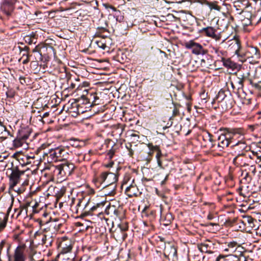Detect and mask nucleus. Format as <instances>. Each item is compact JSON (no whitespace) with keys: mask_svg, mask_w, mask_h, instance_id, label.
I'll use <instances>...</instances> for the list:
<instances>
[{"mask_svg":"<svg viewBox=\"0 0 261 261\" xmlns=\"http://www.w3.org/2000/svg\"><path fill=\"white\" fill-rule=\"evenodd\" d=\"M245 154L247 158L249 161L250 165H251L254 163H256V161L258 158L261 156V149L258 148L250 151L248 150L245 152Z\"/></svg>","mask_w":261,"mask_h":261,"instance_id":"25","label":"nucleus"},{"mask_svg":"<svg viewBox=\"0 0 261 261\" xmlns=\"http://www.w3.org/2000/svg\"><path fill=\"white\" fill-rule=\"evenodd\" d=\"M134 179H133L131 182L125 189V193L129 197L137 196L138 189L137 186L134 184Z\"/></svg>","mask_w":261,"mask_h":261,"instance_id":"27","label":"nucleus"},{"mask_svg":"<svg viewBox=\"0 0 261 261\" xmlns=\"http://www.w3.org/2000/svg\"><path fill=\"white\" fill-rule=\"evenodd\" d=\"M13 240L14 241L18 243L19 244V245L21 244H24L23 243H22L23 238L22 237L21 233L14 234L13 236Z\"/></svg>","mask_w":261,"mask_h":261,"instance_id":"52","label":"nucleus"},{"mask_svg":"<svg viewBox=\"0 0 261 261\" xmlns=\"http://www.w3.org/2000/svg\"><path fill=\"white\" fill-rule=\"evenodd\" d=\"M96 43L99 48L105 49L111 44V39L110 37L99 38L96 40Z\"/></svg>","mask_w":261,"mask_h":261,"instance_id":"30","label":"nucleus"},{"mask_svg":"<svg viewBox=\"0 0 261 261\" xmlns=\"http://www.w3.org/2000/svg\"><path fill=\"white\" fill-rule=\"evenodd\" d=\"M140 136L138 134L133 133L130 135V141L129 143L135 144L139 141Z\"/></svg>","mask_w":261,"mask_h":261,"instance_id":"53","label":"nucleus"},{"mask_svg":"<svg viewBox=\"0 0 261 261\" xmlns=\"http://www.w3.org/2000/svg\"><path fill=\"white\" fill-rule=\"evenodd\" d=\"M240 246L237 242L232 241L228 243L227 247L224 249V251L228 252V255H230L233 253L238 247Z\"/></svg>","mask_w":261,"mask_h":261,"instance_id":"34","label":"nucleus"},{"mask_svg":"<svg viewBox=\"0 0 261 261\" xmlns=\"http://www.w3.org/2000/svg\"><path fill=\"white\" fill-rule=\"evenodd\" d=\"M241 136L242 137L239 139H234L232 140L231 145V148L236 155H238L239 154L245 153L250 149L249 146L247 145L243 136L241 134Z\"/></svg>","mask_w":261,"mask_h":261,"instance_id":"8","label":"nucleus"},{"mask_svg":"<svg viewBox=\"0 0 261 261\" xmlns=\"http://www.w3.org/2000/svg\"><path fill=\"white\" fill-rule=\"evenodd\" d=\"M56 54L55 49L53 46L46 44L41 43L40 56L38 57V59L47 63L53 56L55 57Z\"/></svg>","mask_w":261,"mask_h":261,"instance_id":"9","label":"nucleus"},{"mask_svg":"<svg viewBox=\"0 0 261 261\" xmlns=\"http://www.w3.org/2000/svg\"><path fill=\"white\" fill-rule=\"evenodd\" d=\"M24 57H25V59L22 61L23 64H26L29 63L30 60V58L32 57V55L29 54H23L22 58Z\"/></svg>","mask_w":261,"mask_h":261,"instance_id":"62","label":"nucleus"},{"mask_svg":"<svg viewBox=\"0 0 261 261\" xmlns=\"http://www.w3.org/2000/svg\"><path fill=\"white\" fill-rule=\"evenodd\" d=\"M234 7L236 8L238 13L239 14H241L246 9H252L251 4L247 0L235 2Z\"/></svg>","mask_w":261,"mask_h":261,"instance_id":"23","label":"nucleus"},{"mask_svg":"<svg viewBox=\"0 0 261 261\" xmlns=\"http://www.w3.org/2000/svg\"><path fill=\"white\" fill-rule=\"evenodd\" d=\"M230 258L231 255H229L228 254H220L217 257L215 261H231L230 260Z\"/></svg>","mask_w":261,"mask_h":261,"instance_id":"51","label":"nucleus"},{"mask_svg":"<svg viewBox=\"0 0 261 261\" xmlns=\"http://www.w3.org/2000/svg\"><path fill=\"white\" fill-rule=\"evenodd\" d=\"M28 182L27 181H23V183L22 184L21 187L20 188H14V189H10V190H13L16 192H17L18 194H20L21 193H23L25 190V185H28Z\"/></svg>","mask_w":261,"mask_h":261,"instance_id":"50","label":"nucleus"},{"mask_svg":"<svg viewBox=\"0 0 261 261\" xmlns=\"http://www.w3.org/2000/svg\"><path fill=\"white\" fill-rule=\"evenodd\" d=\"M241 22H242V25L244 27H248V26L252 24L251 19L243 18V19H241Z\"/></svg>","mask_w":261,"mask_h":261,"instance_id":"57","label":"nucleus"},{"mask_svg":"<svg viewBox=\"0 0 261 261\" xmlns=\"http://www.w3.org/2000/svg\"><path fill=\"white\" fill-rule=\"evenodd\" d=\"M114 145V144L113 145L112 148L109 150V151L107 153V156L108 157V159L110 160H112L115 152V149L113 148Z\"/></svg>","mask_w":261,"mask_h":261,"instance_id":"61","label":"nucleus"},{"mask_svg":"<svg viewBox=\"0 0 261 261\" xmlns=\"http://www.w3.org/2000/svg\"><path fill=\"white\" fill-rule=\"evenodd\" d=\"M37 222H39L40 226L41 227L43 226H45V227L43 228L45 232H47L48 230L57 231H58L61 227L62 226V223H59V220L55 219L49 222H46L45 223L40 220L38 219Z\"/></svg>","mask_w":261,"mask_h":261,"instance_id":"17","label":"nucleus"},{"mask_svg":"<svg viewBox=\"0 0 261 261\" xmlns=\"http://www.w3.org/2000/svg\"><path fill=\"white\" fill-rule=\"evenodd\" d=\"M28 209L23 206V205L21 204L20 205V207L18 208L15 209V212L17 213L16 216L17 218L20 215H22L24 218H25L28 216Z\"/></svg>","mask_w":261,"mask_h":261,"instance_id":"42","label":"nucleus"},{"mask_svg":"<svg viewBox=\"0 0 261 261\" xmlns=\"http://www.w3.org/2000/svg\"><path fill=\"white\" fill-rule=\"evenodd\" d=\"M242 17L244 18L252 19V14L251 12V9H246L241 13Z\"/></svg>","mask_w":261,"mask_h":261,"instance_id":"55","label":"nucleus"},{"mask_svg":"<svg viewBox=\"0 0 261 261\" xmlns=\"http://www.w3.org/2000/svg\"><path fill=\"white\" fill-rule=\"evenodd\" d=\"M112 178L113 181H116L117 177L113 173L107 171L101 172L99 175L93 179V181L97 188H99L107 179V178ZM109 180V179L108 181Z\"/></svg>","mask_w":261,"mask_h":261,"instance_id":"16","label":"nucleus"},{"mask_svg":"<svg viewBox=\"0 0 261 261\" xmlns=\"http://www.w3.org/2000/svg\"><path fill=\"white\" fill-rule=\"evenodd\" d=\"M37 37L38 35L36 33L32 32L29 35L24 37V40L29 44H35L37 42Z\"/></svg>","mask_w":261,"mask_h":261,"instance_id":"35","label":"nucleus"},{"mask_svg":"<svg viewBox=\"0 0 261 261\" xmlns=\"http://www.w3.org/2000/svg\"><path fill=\"white\" fill-rule=\"evenodd\" d=\"M114 181L108 180L107 185L103 186V192L106 195L114 196L116 193V185Z\"/></svg>","mask_w":261,"mask_h":261,"instance_id":"26","label":"nucleus"},{"mask_svg":"<svg viewBox=\"0 0 261 261\" xmlns=\"http://www.w3.org/2000/svg\"><path fill=\"white\" fill-rule=\"evenodd\" d=\"M86 197L82 196L76 199H72L71 204V210L72 211L81 217L86 216Z\"/></svg>","mask_w":261,"mask_h":261,"instance_id":"5","label":"nucleus"},{"mask_svg":"<svg viewBox=\"0 0 261 261\" xmlns=\"http://www.w3.org/2000/svg\"><path fill=\"white\" fill-rule=\"evenodd\" d=\"M56 193H54L55 194L54 196L57 197V199H59L61 198L66 193V188L65 187H57L56 190H55Z\"/></svg>","mask_w":261,"mask_h":261,"instance_id":"47","label":"nucleus"},{"mask_svg":"<svg viewBox=\"0 0 261 261\" xmlns=\"http://www.w3.org/2000/svg\"><path fill=\"white\" fill-rule=\"evenodd\" d=\"M86 216L89 215H99L102 211L107 202L103 197L98 196L95 198L86 197Z\"/></svg>","mask_w":261,"mask_h":261,"instance_id":"2","label":"nucleus"},{"mask_svg":"<svg viewBox=\"0 0 261 261\" xmlns=\"http://www.w3.org/2000/svg\"><path fill=\"white\" fill-rule=\"evenodd\" d=\"M72 253L69 252H59L56 256V261H67L70 259Z\"/></svg>","mask_w":261,"mask_h":261,"instance_id":"38","label":"nucleus"},{"mask_svg":"<svg viewBox=\"0 0 261 261\" xmlns=\"http://www.w3.org/2000/svg\"><path fill=\"white\" fill-rule=\"evenodd\" d=\"M240 56L244 57L246 60H249V63H256L258 62V60L260 57V54L257 47L248 46L244 52H242Z\"/></svg>","mask_w":261,"mask_h":261,"instance_id":"7","label":"nucleus"},{"mask_svg":"<svg viewBox=\"0 0 261 261\" xmlns=\"http://www.w3.org/2000/svg\"><path fill=\"white\" fill-rule=\"evenodd\" d=\"M227 44L229 50L234 53L238 56L242 55V51L240 50L241 43L238 38L234 37L232 39L227 41Z\"/></svg>","mask_w":261,"mask_h":261,"instance_id":"21","label":"nucleus"},{"mask_svg":"<svg viewBox=\"0 0 261 261\" xmlns=\"http://www.w3.org/2000/svg\"><path fill=\"white\" fill-rule=\"evenodd\" d=\"M119 227L121 231L125 232L128 228V224L126 222H122L119 225Z\"/></svg>","mask_w":261,"mask_h":261,"instance_id":"59","label":"nucleus"},{"mask_svg":"<svg viewBox=\"0 0 261 261\" xmlns=\"http://www.w3.org/2000/svg\"><path fill=\"white\" fill-rule=\"evenodd\" d=\"M74 242L67 237H63L58 239L57 247L59 252L72 253Z\"/></svg>","mask_w":261,"mask_h":261,"instance_id":"10","label":"nucleus"},{"mask_svg":"<svg viewBox=\"0 0 261 261\" xmlns=\"http://www.w3.org/2000/svg\"><path fill=\"white\" fill-rule=\"evenodd\" d=\"M218 25L222 27L223 29H227L229 25V20L225 18L222 19H219L217 22Z\"/></svg>","mask_w":261,"mask_h":261,"instance_id":"49","label":"nucleus"},{"mask_svg":"<svg viewBox=\"0 0 261 261\" xmlns=\"http://www.w3.org/2000/svg\"><path fill=\"white\" fill-rule=\"evenodd\" d=\"M27 246L25 244L18 245L14 250L11 257L12 261H25L27 256L25 250Z\"/></svg>","mask_w":261,"mask_h":261,"instance_id":"15","label":"nucleus"},{"mask_svg":"<svg viewBox=\"0 0 261 261\" xmlns=\"http://www.w3.org/2000/svg\"><path fill=\"white\" fill-rule=\"evenodd\" d=\"M201 137L202 141L201 142V143L203 147L213 150H216V141L213 139V136L212 134L206 132L203 133Z\"/></svg>","mask_w":261,"mask_h":261,"instance_id":"14","label":"nucleus"},{"mask_svg":"<svg viewBox=\"0 0 261 261\" xmlns=\"http://www.w3.org/2000/svg\"><path fill=\"white\" fill-rule=\"evenodd\" d=\"M211 52L215 54L217 57L219 58L218 61H222L226 56V52L224 50L220 49V47H217L211 45L210 46Z\"/></svg>","mask_w":261,"mask_h":261,"instance_id":"29","label":"nucleus"},{"mask_svg":"<svg viewBox=\"0 0 261 261\" xmlns=\"http://www.w3.org/2000/svg\"><path fill=\"white\" fill-rule=\"evenodd\" d=\"M200 33L216 41H219L222 37L221 33H218L217 30L212 27L203 28L200 31Z\"/></svg>","mask_w":261,"mask_h":261,"instance_id":"18","label":"nucleus"},{"mask_svg":"<svg viewBox=\"0 0 261 261\" xmlns=\"http://www.w3.org/2000/svg\"><path fill=\"white\" fill-rule=\"evenodd\" d=\"M108 30L104 28H98L96 33V35H102V34H109Z\"/></svg>","mask_w":261,"mask_h":261,"instance_id":"56","label":"nucleus"},{"mask_svg":"<svg viewBox=\"0 0 261 261\" xmlns=\"http://www.w3.org/2000/svg\"><path fill=\"white\" fill-rule=\"evenodd\" d=\"M6 95L7 97L9 98H13L15 95V92L13 89H9L6 92Z\"/></svg>","mask_w":261,"mask_h":261,"instance_id":"64","label":"nucleus"},{"mask_svg":"<svg viewBox=\"0 0 261 261\" xmlns=\"http://www.w3.org/2000/svg\"><path fill=\"white\" fill-rule=\"evenodd\" d=\"M19 0H2L1 4V10L7 16H11L13 13L16 3Z\"/></svg>","mask_w":261,"mask_h":261,"instance_id":"13","label":"nucleus"},{"mask_svg":"<svg viewBox=\"0 0 261 261\" xmlns=\"http://www.w3.org/2000/svg\"><path fill=\"white\" fill-rule=\"evenodd\" d=\"M48 163L63 161L69 158L68 149L62 146L49 149L44 153Z\"/></svg>","mask_w":261,"mask_h":261,"instance_id":"3","label":"nucleus"},{"mask_svg":"<svg viewBox=\"0 0 261 261\" xmlns=\"http://www.w3.org/2000/svg\"><path fill=\"white\" fill-rule=\"evenodd\" d=\"M124 126L120 124L115 126L112 131L113 135L120 138L124 129Z\"/></svg>","mask_w":261,"mask_h":261,"instance_id":"39","label":"nucleus"},{"mask_svg":"<svg viewBox=\"0 0 261 261\" xmlns=\"http://www.w3.org/2000/svg\"><path fill=\"white\" fill-rule=\"evenodd\" d=\"M75 168L74 164L69 162H66L57 166H53L51 167L53 176L57 179H64L72 174Z\"/></svg>","mask_w":261,"mask_h":261,"instance_id":"4","label":"nucleus"},{"mask_svg":"<svg viewBox=\"0 0 261 261\" xmlns=\"http://www.w3.org/2000/svg\"><path fill=\"white\" fill-rule=\"evenodd\" d=\"M83 103L85 104H90V106H94L99 104L98 100L99 97L97 96L96 93L89 91L86 93V95H82Z\"/></svg>","mask_w":261,"mask_h":261,"instance_id":"19","label":"nucleus"},{"mask_svg":"<svg viewBox=\"0 0 261 261\" xmlns=\"http://www.w3.org/2000/svg\"><path fill=\"white\" fill-rule=\"evenodd\" d=\"M185 46L187 49H191L192 53L197 56L205 55L208 53V50L201 44L195 42L193 40L186 42Z\"/></svg>","mask_w":261,"mask_h":261,"instance_id":"11","label":"nucleus"},{"mask_svg":"<svg viewBox=\"0 0 261 261\" xmlns=\"http://www.w3.org/2000/svg\"><path fill=\"white\" fill-rule=\"evenodd\" d=\"M226 92L227 93L229 92L228 91H225L224 89H221L218 92L216 97V99L218 100L219 103L228 98H227L226 94L225 93Z\"/></svg>","mask_w":261,"mask_h":261,"instance_id":"45","label":"nucleus"},{"mask_svg":"<svg viewBox=\"0 0 261 261\" xmlns=\"http://www.w3.org/2000/svg\"><path fill=\"white\" fill-rule=\"evenodd\" d=\"M27 144V140L17 136L13 141V146L16 148L22 147L24 144Z\"/></svg>","mask_w":261,"mask_h":261,"instance_id":"41","label":"nucleus"},{"mask_svg":"<svg viewBox=\"0 0 261 261\" xmlns=\"http://www.w3.org/2000/svg\"><path fill=\"white\" fill-rule=\"evenodd\" d=\"M233 164L237 167H245L249 166V161L247 158L245 153L239 154L233 160Z\"/></svg>","mask_w":261,"mask_h":261,"instance_id":"22","label":"nucleus"},{"mask_svg":"<svg viewBox=\"0 0 261 261\" xmlns=\"http://www.w3.org/2000/svg\"><path fill=\"white\" fill-rule=\"evenodd\" d=\"M40 204L37 203V202H34V204L32 205V211L33 213H38L40 212V210H42L43 205L40 206Z\"/></svg>","mask_w":261,"mask_h":261,"instance_id":"54","label":"nucleus"},{"mask_svg":"<svg viewBox=\"0 0 261 261\" xmlns=\"http://www.w3.org/2000/svg\"><path fill=\"white\" fill-rule=\"evenodd\" d=\"M11 173L9 175V189H14L17 184L20 183L25 171L20 170L17 167L11 168Z\"/></svg>","mask_w":261,"mask_h":261,"instance_id":"6","label":"nucleus"},{"mask_svg":"<svg viewBox=\"0 0 261 261\" xmlns=\"http://www.w3.org/2000/svg\"><path fill=\"white\" fill-rule=\"evenodd\" d=\"M8 220V216L3 214L0 217V232L5 228Z\"/></svg>","mask_w":261,"mask_h":261,"instance_id":"44","label":"nucleus"},{"mask_svg":"<svg viewBox=\"0 0 261 261\" xmlns=\"http://www.w3.org/2000/svg\"><path fill=\"white\" fill-rule=\"evenodd\" d=\"M219 106L221 107L223 111H227L230 110L232 107L231 100L227 98L225 100L220 102Z\"/></svg>","mask_w":261,"mask_h":261,"instance_id":"40","label":"nucleus"},{"mask_svg":"<svg viewBox=\"0 0 261 261\" xmlns=\"http://www.w3.org/2000/svg\"><path fill=\"white\" fill-rule=\"evenodd\" d=\"M89 83L87 82H84L82 83H80L76 88L75 91L77 92V95L82 98V95H86V93L89 92Z\"/></svg>","mask_w":261,"mask_h":261,"instance_id":"28","label":"nucleus"},{"mask_svg":"<svg viewBox=\"0 0 261 261\" xmlns=\"http://www.w3.org/2000/svg\"><path fill=\"white\" fill-rule=\"evenodd\" d=\"M14 156L22 166L35 163V156L33 153L17 152L14 154Z\"/></svg>","mask_w":261,"mask_h":261,"instance_id":"12","label":"nucleus"},{"mask_svg":"<svg viewBox=\"0 0 261 261\" xmlns=\"http://www.w3.org/2000/svg\"><path fill=\"white\" fill-rule=\"evenodd\" d=\"M108 214H110L111 213H113L115 217L120 219V212L119 208H116L115 206L113 205L109 206L108 209Z\"/></svg>","mask_w":261,"mask_h":261,"instance_id":"48","label":"nucleus"},{"mask_svg":"<svg viewBox=\"0 0 261 261\" xmlns=\"http://www.w3.org/2000/svg\"><path fill=\"white\" fill-rule=\"evenodd\" d=\"M132 145L130 143H127L126 144V148L128 151V155L130 157H133L134 151L132 148Z\"/></svg>","mask_w":261,"mask_h":261,"instance_id":"63","label":"nucleus"},{"mask_svg":"<svg viewBox=\"0 0 261 261\" xmlns=\"http://www.w3.org/2000/svg\"><path fill=\"white\" fill-rule=\"evenodd\" d=\"M35 238L37 237H40L41 239V244L42 245H45L46 246H48V245H51L52 242V239L51 238H47V235L45 234H39L38 232H36L35 234Z\"/></svg>","mask_w":261,"mask_h":261,"instance_id":"36","label":"nucleus"},{"mask_svg":"<svg viewBox=\"0 0 261 261\" xmlns=\"http://www.w3.org/2000/svg\"><path fill=\"white\" fill-rule=\"evenodd\" d=\"M147 146L149 148V150L147 153L148 154L147 156L145 158L144 160L147 161V162H150L152 159L153 153L156 152V150L153 147L160 146L158 145H153L152 143H148L147 144Z\"/></svg>","mask_w":261,"mask_h":261,"instance_id":"37","label":"nucleus"},{"mask_svg":"<svg viewBox=\"0 0 261 261\" xmlns=\"http://www.w3.org/2000/svg\"><path fill=\"white\" fill-rule=\"evenodd\" d=\"M241 176L242 177L241 180L245 184H249L252 180V176L246 171H243Z\"/></svg>","mask_w":261,"mask_h":261,"instance_id":"46","label":"nucleus"},{"mask_svg":"<svg viewBox=\"0 0 261 261\" xmlns=\"http://www.w3.org/2000/svg\"><path fill=\"white\" fill-rule=\"evenodd\" d=\"M130 175L129 174H126L124 176L122 186H124V185H127L128 182L130 180Z\"/></svg>","mask_w":261,"mask_h":261,"instance_id":"60","label":"nucleus"},{"mask_svg":"<svg viewBox=\"0 0 261 261\" xmlns=\"http://www.w3.org/2000/svg\"><path fill=\"white\" fill-rule=\"evenodd\" d=\"M164 256L166 259H169L171 261L176 260L177 258L176 247L173 245H168L165 246Z\"/></svg>","mask_w":261,"mask_h":261,"instance_id":"20","label":"nucleus"},{"mask_svg":"<svg viewBox=\"0 0 261 261\" xmlns=\"http://www.w3.org/2000/svg\"><path fill=\"white\" fill-rule=\"evenodd\" d=\"M198 248L202 252L211 253L214 248V244L210 240H206L204 242L198 244Z\"/></svg>","mask_w":261,"mask_h":261,"instance_id":"24","label":"nucleus"},{"mask_svg":"<svg viewBox=\"0 0 261 261\" xmlns=\"http://www.w3.org/2000/svg\"><path fill=\"white\" fill-rule=\"evenodd\" d=\"M161 219L162 221L164 222V224L165 225H168L173 220V217L171 213H167L165 216L162 215Z\"/></svg>","mask_w":261,"mask_h":261,"instance_id":"43","label":"nucleus"},{"mask_svg":"<svg viewBox=\"0 0 261 261\" xmlns=\"http://www.w3.org/2000/svg\"><path fill=\"white\" fill-rule=\"evenodd\" d=\"M224 67L227 68L236 70L238 68V64L231 61L230 58H224L222 61Z\"/></svg>","mask_w":261,"mask_h":261,"instance_id":"33","label":"nucleus"},{"mask_svg":"<svg viewBox=\"0 0 261 261\" xmlns=\"http://www.w3.org/2000/svg\"><path fill=\"white\" fill-rule=\"evenodd\" d=\"M250 84L252 87L255 88L256 89L260 91L261 90V80L258 81L257 83H254L252 81H250Z\"/></svg>","mask_w":261,"mask_h":261,"instance_id":"58","label":"nucleus"},{"mask_svg":"<svg viewBox=\"0 0 261 261\" xmlns=\"http://www.w3.org/2000/svg\"><path fill=\"white\" fill-rule=\"evenodd\" d=\"M240 128H225L224 133L221 134L218 138L216 148L220 150L231 145L232 140L241 137Z\"/></svg>","mask_w":261,"mask_h":261,"instance_id":"1","label":"nucleus"},{"mask_svg":"<svg viewBox=\"0 0 261 261\" xmlns=\"http://www.w3.org/2000/svg\"><path fill=\"white\" fill-rule=\"evenodd\" d=\"M31 133L32 130L30 127H23L18 130L17 136L27 140Z\"/></svg>","mask_w":261,"mask_h":261,"instance_id":"31","label":"nucleus"},{"mask_svg":"<svg viewBox=\"0 0 261 261\" xmlns=\"http://www.w3.org/2000/svg\"><path fill=\"white\" fill-rule=\"evenodd\" d=\"M153 148L156 150L155 158L157 161L158 165L161 168H164L163 159L165 158V156L162 153L160 147H155Z\"/></svg>","mask_w":261,"mask_h":261,"instance_id":"32","label":"nucleus"}]
</instances>
